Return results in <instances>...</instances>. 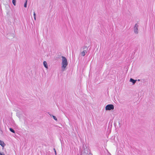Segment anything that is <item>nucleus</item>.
I'll list each match as a JSON object with an SVG mask.
<instances>
[{"label":"nucleus","mask_w":155,"mask_h":155,"mask_svg":"<svg viewBox=\"0 0 155 155\" xmlns=\"http://www.w3.org/2000/svg\"><path fill=\"white\" fill-rule=\"evenodd\" d=\"M62 68L63 71H64L66 67L68 65V62L66 58L64 56L62 57Z\"/></svg>","instance_id":"obj_1"},{"label":"nucleus","mask_w":155,"mask_h":155,"mask_svg":"<svg viewBox=\"0 0 155 155\" xmlns=\"http://www.w3.org/2000/svg\"><path fill=\"white\" fill-rule=\"evenodd\" d=\"M106 110H110L114 109V106L112 104H108L105 107Z\"/></svg>","instance_id":"obj_2"},{"label":"nucleus","mask_w":155,"mask_h":155,"mask_svg":"<svg viewBox=\"0 0 155 155\" xmlns=\"http://www.w3.org/2000/svg\"><path fill=\"white\" fill-rule=\"evenodd\" d=\"M138 25H137V24H136L135 26L134 27V32L136 33H137L138 32Z\"/></svg>","instance_id":"obj_3"},{"label":"nucleus","mask_w":155,"mask_h":155,"mask_svg":"<svg viewBox=\"0 0 155 155\" xmlns=\"http://www.w3.org/2000/svg\"><path fill=\"white\" fill-rule=\"evenodd\" d=\"M0 145L3 147H4L5 145L3 141L0 140Z\"/></svg>","instance_id":"obj_4"},{"label":"nucleus","mask_w":155,"mask_h":155,"mask_svg":"<svg viewBox=\"0 0 155 155\" xmlns=\"http://www.w3.org/2000/svg\"><path fill=\"white\" fill-rule=\"evenodd\" d=\"M47 63L46 61H44L43 62V64L45 67L46 68H48V66L47 65Z\"/></svg>","instance_id":"obj_5"},{"label":"nucleus","mask_w":155,"mask_h":155,"mask_svg":"<svg viewBox=\"0 0 155 155\" xmlns=\"http://www.w3.org/2000/svg\"><path fill=\"white\" fill-rule=\"evenodd\" d=\"M130 81L132 82L134 84L136 82V80H135L132 78H130Z\"/></svg>","instance_id":"obj_6"},{"label":"nucleus","mask_w":155,"mask_h":155,"mask_svg":"<svg viewBox=\"0 0 155 155\" xmlns=\"http://www.w3.org/2000/svg\"><path fill=\"white\" fill-rule=\"evenodd\" d=\"M9 130L11 132H12V133H15V131L12 128H10Z\"/></svg>","instance_id":"obj_7"},{"label":"nucleus","mask_w":155,"mask_h":155,"mask_svg":"<svg viewBox=\"0 0 155 155\" xmlns=\"http://www.w3.org/2000/svg\"><path fill=\"white\" fill-rule=\"evenodd\" d=\"M81 54L82 56H84L85 54V53L84 51L81 52Z\"/></svg>","instance_id":"obj_8"},{"label":"nucleus","mask_w":155,"mask_h":155,"mask_svg":"<svg viewBox=\"0 0 155 155\" xmlns=\"http://www.w3.org/2000/svg\"><path fill=\"white\" fill-rule=\"evenodd\" d=\"M12 3L14 5H16V0H13Z\"/></svg>","instance_id":"obj_9"},{"label":"nucleus","mask_w":155,"mask_h":155,"mask_svg":"<svg viewBox=\"0 0 155 155\" xmlns=\"http://www.w3.org/2000/svg\"><path fill=\"white\" fill-rule=\"evenodd\" d=\"M27 1H26L25 2V4H24V6L26 8L27 7Z\"/></svg>","instance_id":"obj_10"},{"label":"nucleus","mask_w":155,"mask_h":155,"mask_svg":"<svg viewBox=\"0 0 155 155\" xmlns=\"http://www.w3.org/2000/svg\"><path fill=\"white\" fill-rule=\"evenodd\" d=\"M35 12H34V19L35 20H36V17H35Z\"/></svg>","instance_id":"obj_11"},{"label":"nucleus","mask_w":155,"mask_h":155,"mask_svg":"<svg viewBox=\"0 0 155 155\" xmlns=\"http://www.w3.org/2000/svg\"><path fill=\"white\" fill-rule=\"evenodd\" d=\"M53 118H54V119L55 120H57V118L56 117L54 116H53Z\"/></svg>","instance_id":"obj_12"},{"label":"nucleus","mask_w":155,"mask_h":155,"mask_svg":"<svg viewBox=\"0 0 155 155\" xmlns=\"http://www.w3.org/2000/svg\"><path fill=\"white\" fill-rule=\"evenodd\" d=\"M0 155H5L4 154H2L0 152Z\"/></svg>","instance_id":"obj_13"},{"label":"nucleus","mask_w":155,"mask_h":155,"mask_svg":"<svg viewBox=\"0 0 155 155\" xmlns=\"http://www.w3.org/2000/svg\"><path fill=\"white\" fill-rule=\"evenodd\" d=\"M54 150L55 152V154H56V150H55V149H54Z\"/></svg>","instance_id":"obj_14"},{"label":"nucleus","mask_w":155,"mask_h":155,"mask_svg":"<svg viewBox=\"0 0 155 155\" xmlns=\"http://www.w3.org/2000/svg\"><path fill=\"white\" fill-rule=\"evenodd\" d=\"M26 0V1H27V0Z\"/></svg>","instance_id":"obj_15"}]
</instances>
